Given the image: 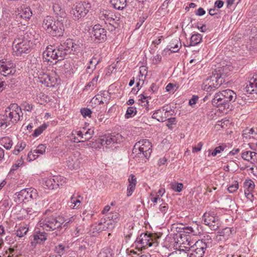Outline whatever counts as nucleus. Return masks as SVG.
<instances>
[{"instance_id": "nucleus-1", "label": "nucleus", "mask_w": 257, "mask_h": 257, "mask_svg": "<svg viewBox=\"0 0 257 257\" xmlns=\"http://www.w3.org/2000/svg\"><path fill=\"white\" fill-rule=\"evenodd\" d=\"M79 48V46L75 44L72 39H68L61 42L56 48H54L52 46L47 47L43 53V57L47 62H51L52 60L60 61L64 59L72 51L78 50Z\"/></svg>"}, {"instance_id": "nucleus-2", "label": "nucleus", "mask_w": 257, "mask_h": 257, "mask_svg": "<svg viewBox=\"0 0 257 257\" xmlns=\"http://www.w3.org/2000/svg\"><path fill=\"white\" fill-rule=\"evenodd\" d=\"M67 22L66 19L57 20L50 16L45 17L42 23V27L46 32L53 37H61L63 35L65 30L64 24Z\"/></svg>"}, {"instance_id": "nucleus-3", "label": "nucleus", "mask_w": 257, "mask_h": 257, "mask_svg": "<svg viewBox=\"0 0 257 257\" xmlns=\"http://www.w3.org/2000/svg\"><path fill=\"white\" fill-rule=\"evenodd\" d=\"M152 145L148 140H142L136 143L133 149V154H136V161L145 163L149 159L152 153Z\"/></svg>"}, {"instance_id": "nucleus-4", "label": "nucleus", "mask_w": 257, "mask_h": 257, "mask_svg": "<svg viewBox=\"0 0 257 257\" xmlns=\"http://www.w3.org/2000/svg\"><path fill=\"white\" fill-rule=\"evenodd\" d=\"M236 95L232 90L227 89L215 94L212 100L213 105L219 107L223 106L224 108L228 106V103L236 99Z\"/></svg>"}, {"instance_id": "nucleus-5", "label": "nucleus", "mask_w": 257, "mask_h": 257, "mask_svg": "<svg viewBox=\"0 0 257 257\" xmlns=\"http://www.w3.org/2000/svg\"><path fill=\"white\" fill-rule=\"evenodd\" d=\"M64 223L61 217H56L52 215H47L46 212L43 215L39 221V224L43 229L47 231L55 230L59 228Z\"/></svg>"}, {"instance_id": "nucleus-6", "label": "nucleus", "mask_w": 257, "mask_h": 257, "mask_svg": "<svg viewBox=\"0 0 257 257\" xmlns=\"http://www.w3.org/2000/svg\"><path fill=\"white\" fill-rule=\"evenodd\" d=\"M32 47L31 41L25 36L16 38L13 43V54L14 55L21 56L30 52Z\"/></svg>"}, {"instance_id": "nucleus-7", "label": "nucleus", "mask_w": 257, "mask_h": 257, "mask_svg": "<svg viewBox=\"0 0 257 257\" xmlns=\"http://www.w3.org/2000/svg\"><path fill=\"white\" fill-rule=\"evenodd\" d=\"M156 234L142 233L135 241V245L138 250L148 248L151 246H157L158 244Z\"/></svg>"}, {"instance_id": "nucleus-8", "label": "nucleus", "mask_w": 257, "mask_h": 257, "mask_svg": "<svg viewBox=\"0 0 257 257\" xmlns=\"http://www.w3.org/2000/svg\"><path fill=\"white\" fill-rule=\"evenodd\" d=\"M91 7L89 0L81 1L74 5L70 13L74 20H78L85 17Z\"/></svg>"}, {"instance_id": "nucleus-9", "label": "nucleus", "mask_w": 257, "mask_h": 257, "mask_svg": "<svg viewBox=\"0 0 257 257\" xmlns=\"http://www.w3.org/2000/svg\"><path fill=\"white\" fill-rule=\"evenodd\" d=\"M5 113L7 116L10 125L18 123L23 117L21 108L16 103L11 104L7 107Z\"/></svg>"}, {"instance_id": "nucleus-10", "label": "nucleus", "mask_w": 257, "mask_h": 257, "mask_svg": "<svg viewBox=\"0 0 257 257\" xmlns=\"http://www.w3.org/2000/svg\"><path fill=\"white\" fill-rule=\"evenodd\" d=\"M225 76L221 73L214 74L204 81L202 84V88L207 92L214 91L224 82Z\"/></svg>"}, {"instance_id": "nucleus-11", "label": "nucleus", "mask_w": 257, "mask_h": 257, "mask_svg": "<svg viewBox=\"0 0 257 257\" xmlns=\"http://www.w3.org/2000/svg\"><path fill=\"white\" fill-rule=\"evenodd\" d=\"M202 220L204 224L212 230H217L221 225L220 219L214 212L205 213L202 216Z\"/></svg>"}, {"instance_id": "nucleus-12", "label": "nucleus", "mask_w": 257, "mask_h": 257, "mask_svg": "<svg viewBox=\"0 0 257 257\" xmlns=\"http://www.w3.org/2000/svg\"><path fill=\"white\" fill-rule=\"evenodd\" d=\"M16 195L17 196L16 201L21 203L25 200L29 201L36 199L38 197V192L36 189L33 188H26L16 193Z\"/></svg>"}, {"instance_id": "nucleus-13", "label": "nucleus", "mask_w": 257, "mask_h": 257, "mask_svg": "<svg viewBox=\"0 0 257 257\" xmlns=\"http://www.w3.org/2000/svg\"><path fill=\"white\" fill-rule=\"evenodd\" d=\"M91 34L92 38L96 43L104 42L107 39L105 29L98 24L93 26Z\"/></svg>"}, {"instance_id": "nucleus-14", "label": "nucleus", "mask_w": 257, "mask_h": 257, "mask_svg": "<svg viewBox=\"0 0 257 257\" xmlns=\"http://www.w3.org/2000/svg\"><path fill=\"white\" fill-rule=\"evenodd\" d=\"M123 141V138L119 134L116 135L111 136H104L99 138L97 142L101 146H105L107 147L111 144H119Z\"/></svg>"}, {"instance_id": "nucleus-15", "label": "nucleus", "mask_w": 257, "mask_h": 257, "mask_svg": "<svg viewBox=\"0 0 257 257\" xmlns=\"http://www.w3.org/2000/svg\"><path fill=\"white\" fill-rule=\"evenodd\" d=\"M206 247V243L202 240L196 241L195 244L191 246V252L189 257H202Z\"/></svg>"}, {"instance_id": "nucleus-16", "label": "nucleus", "mask_w": 257, "mask_h": 257, "mask_svg": "<svg viewBox=\"0 0 257 257\" xmlns=\"http://www.w3.org/2000/svg\"><path fill=\"white\" fill-rule=\"evenodd\" d=\"M82 160L80 153L76 152L68 158L67 165L70 169H77L80 167Z\"/></svg>"}, {"instance_id": "nucleus-17", "label": "nucleus", "mask_w": 257, "mask_h": 257, "mask_svg": "<svg viewBox=\"0 0 257 257\" xmlns=\"http://www.w3.org/2000/svg\"><path fill=\"white\" fill-rule=\"evenodd\" d=\"M15 72L14 64L11 62L0 61V73L6 76Z\"/></svg>"}, {"instance_id": "nucleus-18", "label": "nucleus", "mask_w": 257, "mask_h": 257, "mask_svg": "<svg viewBox=\"0 0 257 257\" xmlns=\"http://www.w3.org/2000/svg\"><path fill=\"white\" fill-rule=\"evenodd\" d=\"M108 218L109 220L107 221H105V219H101L100 222L99 223V225L103 226L102 227L103 230L105 229V228H108L109 225L112 226V221L114 222H117L119 220V215L116 212H111L108 215Z\"/></svg>"}, {"instance_id": "nucleus-19", "label": "nucleus", "mask_w": 257, "mask_h": 257, "mask_svg": "<svg viewBox=\"0 0 257 257\" xmlns=\"http://www.w3.org/2000/svg\"><path fill=\"white\" fill-rule=\"evenodd\" d=\"M54 13L59 19H66L65 10L62 8L61 3L59 0H52Z\"/></svg>"}, {"instance_id": "nucleus-20", "label": "nucleus", "mask_w": 257, "mask_h": 257, "mask_svg": "<svg viewBox=\"0 0 257 257\" xmlns=\"http://www.w3.org/2000/svg\"><path fill=\"white\" fill-rule=\"evenodd\" d=\"M257 89V74H254L246 83L244 88V91L251 94Z\"/></svg>"}, {"instance_id": "nucleus-21", "label": "nucleus", "mask_w": 257, "mask_h": 257, "mask_svg": "<svg viewBox=\"0 0 257 257\" xmlns=\"http://www.w3.org/2000/svg\"><path fill=\"white\" fill-rule=\"evenodd\" d=\"M232 230L229 227H226L221 230L218 231L214 239L217 241H225L231 234Z\"/></svg>"}, {"instance_id": "nucleus-22", "label": "nucleus", "mask_w": 257, "mask_h": 257, "mask_svg": "<svg viewBox=\"0 0 257 257\" xmlns=\"http://www.w3.org/2000/svg\"><path fill=\"white\" fill-rule=\"evenodd\" d=\"M181 47V43L179 39L172 40L165 51H170L172 53L177 52Z\"/></svg>"}, {"instance_id": "nucleus-23", "label": "nucleus", "mask_w": 257, "mask_h": 257, "mask_svg": "<svg viewBox=\"0 0 257 257\" xmlns=\"http://www.w3.org/2000/svg\"><path fill=\"white\" fill-rule=\"evenodd\" d=\"M46 239V233L45 232H39L34 235V241L31 243L32 245H35L36 243H41Z\"/></svg>"}, {"instance_id": "nucleus-24", "label": "nucleus", "mask_w": 257, "mask_h": 257, "mask_svg": "<svg viewBox=\"0 0 257 257\" xmlns=\"http://www.w3.org/2000/svg\"><path fill=\"white\" fill-rule=\"evenodd\" d=\"M113 8L118 10H123L126 6V0H110Z\"/></svg>"}, {"instance_id": "nucleus-25", "label": "nucleus", "mask_w": 257, "mask_h": 257, "mask_svg": "<svg viewBox=\"0 0 257 257\" xmlns=\"http://www.w3.org/2000/svg\"><path fill=\"white\" fill-rule=\"evenodd\" d=\"M202 39V36L199 33H195L193 34L190 40V44L188 46V47L191 46H195L199 44Z\"/></svg>"}, {"instance_id": "nucleus-26", "label": "nucleus", "mask_w": 257, "mask_h": 257, "mask_svg": "<svg viewBox=\"0 0 257 257\" xmlns=\"http://www.w3.org/2000/svg\"><path fill=\"white\" fill-rule=\"evenodd\" d=\"M31 8L34 15L40 14L43 11V8L41 4L37 1L33 2Z\"/></svg>"}, {"instance_id": "nucleus-27", "label": "nucleus", "mask_w": 257, "mask_h": 257, "mask_svg": "<svg viewBox=\"0 0 257 257\" xmlns=\"http://www.w3.org/2000/svg\"><path fill=\"white\" fill-rule=\"evenodd\" d=\"M19 14L21 18L25 19H29L33 14L31 8L26 7L23 9Z\"/></svg>"}, {"instance_id": "nucleus-28", "label": "nucleus", "mask_w": 257, "mask_h": 257, "mask_svg": "<svg viewBox=\"0 0 257 257\" xmlns=\"http://www.w3.org/2000/svg\"><path fill=\"white\" fill-rule=\"evenodd\" d=\"M54 180V185L56 187L62 186L66 184V179L63 176H53Z\"/></svg>"}, {"instance_id": "nucleus-29", "label": "nucleus", "mask_w": 257, "mask_h": 257, "mask_svg": "<svg viewBox=\"0 0 257 257\" xmlns=\"http://www.w3.org/2000/svg\"><path fill=\"white\" fill-rule=\"evenodd\" d=\"M1 144L7 150H10L13 145V142L9 137H4L0 140Z\"/></svg>"}, {"instance_id": "nucleus-30", "label": "nucleus", "mask_w": 257, "mask_h": 257, "mask_svg": "<svg viewBox=\"0 0 257 257\" xmlns=\"http://www.w3.org/2000/svg\"><path fill=\"white\" fill-rule=\"evenodd\" d=\"M98 75L94 77L85 87L84 89L87 90H92L97 84Z\"/></svg>"}, {"instance_id": "nucleus-31", "label": "nucleus", "mask_w": 257, "mask_h": 257, "mask_svg": "<svg viewBox=\"0 0 257 257\" xmlns=\"http://www.w3.org/2000/svg\"><path fill=\"white\" fill-rule=\"evenodd\" d=\"M242 136L244 138H247L248 137H249V138H250L251 137H257V130L256 131H255V130L253 128H251L249 130H246L243 131Z\"/></svg>"}, {"instance_id": "nucleus-32", "label": "nucleus", "mask_w": 257, "mask_h": 257, "mask_svg": "<svg viewBox=\"0 0 257 257\" xmlns=\"http://www.w3.org/2000/svg\"><path fill=\"white\" fill-rule=\"evenodd\" d=\"M10 126L9 121L8 120L7 115L0 114V127L6 128L7 127Z\"/></svg>"}, {"instance_id": "nucleus-33", "label": "nucleus", "mask_w": 257, "mask_h": 257, "mask_svg": "<svg viewBox=\"0 0 257 257\" xmlns=\"http://www.w3.org/2000/svg\"><path fill=\"white\" fill-rule=\"evenodd\" d=\"M165 107H163V110L162 111H163L161 115H159V118L158 119V121L159 122H164L165 121L167 118L171 115L172 114H171V111L169 110H167L165 109Z\"/></svg>"}, {"instance_id": "nucleus-34", "label": "nucleus", "mask_w": 257, "mask_h": 257, "mask_svg": "<svg viewBox=\"0 0 257 257\" xmlns=\"http://www.w3.org/2000/svg\"><path fill=\"white\" fill-rule=\"evenodd\" d=\"M100 62V59H97L94 56L89 61L90 65L87 66V70L88 72L89 71L88 69H92V70H94L95 69L96 65Z\"/></svg>"}, {"instance_id": "nucleus-35", "label": "nucleus", "mask_w": 257, "mask_h": 257, "mask_svg": "<svg viewBox=\"0 0 257 257\" xmlns=\"http://www.w3.org/2000/svg\"><path fill=\"white\" fill-rule=\"evenodd\" d=\"M103 15L104 16V20H105V24H107V23L110 24L112 23H114L115 19L113 18V15L112 13H108L107 12H106L105 13L103 14Z\"/></svg>"}, {"instance_id": "nucleus-36", "label": "nucleus", "mask_w": 257, "mask_h": 257, "mask_svg": "<svg viewBox=\"0 0 257 257\" xmlns=\"http://www.w3.org/2000/svg\"><path fill=\"white\" fill-rule=\"evenodd\" d=\"M170 185L171 188L177 192H180L183 188V185L181 183L172 182Z\"/></svg>"}, {"instance_id": "nucleus-37", "label": "nucleus", "mask_w": 257, "mask_h": 257, "mask_svg": "<svg viewBox=\"0 0 257 257\" xmlns=\"http://www.w3.org/2000/svg\"><path fill=\"white\" fill-rule=\"evenodd\" d=\"M94 133V130L93 128H89L86 130L84 128V134H83V140L84 142L90 139Z\"/></svg>"}, {"instance_id": "nucleus-38", "label": "nucleus", "mask_w": 257, "mask_h": 257, "mask_svg": "<svg viewBox=\"0 0 257 257\" xmlns=\"http://www.w3.org/2000/svg\"><path fill=\"white\" fill-rule=\"evenodd\" d=\"M49 74L44 73L43 72H41L38 76V79L39 80L40 82L45 85L47 86V84L48 80V79H49Z\"/></svg>"}, {"instance_id": "nucleus-39", "label": "nucleus", "mask_w": 257, "mask_h": 257, "mask_svg": "<svg viewBox=\"0 0 257 257\" xmlns=\"http://www.w3.org/2000/svg\"><path fill=\"white\" fill-rule=\"evenodd\" d=\"M47 84V87H54L58 81V77L56 74L54 76L50 75Z\"/></svg>"}, {"instance_id": "nucleus-40", "label": "nucleus", "mask_w": 257, "mask_h": 257, "mask_svg": "<svg viewBox=\"0 0 257 257\" xmlns=\"http://www.w3.org/2000/svg\"><path fill=\"white\" fill-rule=\"evenodd\" d=\"M137 112V111L136 107H128L125 114V117L126 118L132 117L136 114Z\"/></svg>"}, {"instance_id": "nucleus-41", "label": "nucleus", "mask_w": 257, "mask_h": 257, "mask_svg": "<svg viewBox=\"0 0 257 257\" xmlns=\"http://www.w3.org/2000/svg\"><path fill=\"white\" fill-rule=\"evenodd\" d=\"M26 144L24 142H19L13 151V154L17 155L26 147Z\"/></svg>"}, {"instance_id": "nucleus-42", "label": "nucleus", "mask_w": 257, "mask_h": 257, "mask_svg": "<svg viewBox=\"0 0 257 257\" xmlns=\"http://www.w3.org/2000/svg\"><path fill=\"white\" fill-rule=\"evenodd\" d=\"M92 101L94 102L95 104H103L106 102V99H103L102 95L98 94L95 95L92 99Z\"/></svg>"}, {"instance_id": "nucleus-43", "label": "nucleus", "mask_w": 257, "mask_h": 257, "mask_svg": "<svg viewBox=\"0 0 257 257\" xmlns=\"http://www.w3.org/2000/svg\"><path fill=\"white\" fill-rule=\"evenodd\" d=\"M47 125L46 124H43L40 126L35 130L34 133L33 134V136L34 137L39 136L47 128Z\"/></svg>"}, {"instance_id": "nucleus-44", "label": "nucleus", "mask_w": 257, "mask_h": 257, "mask_svg": "<svg viewBox=\"0 0 257 257\" xmlns=\"http://www.w3.org/2000/svg\"><path fill=\"white\" fill-rule=\"evenodd\" d=\"M55 250L58 253L57 256H60L61 257L65 253L66 248L63 245L59 244L55 247Z\"/></svg>"}, {"instance_id": "nucleus-45", "label": "nucleus", "mask_w": 257, "mask_h": 257, "mask_svg": "<svg viewBox=\"0 0 257 257\" xmlns=\"http://www.w3.org/2000/svg\"><path fill=\"white\" fill-rule=\"evenodd\" d=\"M28 231V228L26 227H20L16 232V234L17 236L19 237H23L25 234H26L27 232Z\"/></svg>"}, {"instance_id": "nucleus-46", "label": "nucleus", "mask_w": 257, "mask_h": 257, "mask_svg": "<svg viewBox=\"0 0 257 257\" xmlns=\"http://www.w3.org/2000/svg\"><path fill=\"white\" fill-rule=\"evenodd\" d=\"M46 148L45 145L40 144L34 150V153H36L37 155H43L45 153Z\"/></svg>"}, {"instance_id": "nucleus-47", "label": "nucleus", "mask_w": 257, "mask_h": 257, "mask_svg": "<svg viewBox=\"0 0 257 257\" xmlns=\"http://www.w3.org/2000/svg\"><path fill=\"white\" fill-rule=\"evenodd\" d=\"M128 181L129 182V186L136 187L137 184V178L135 175L131 174L128 179Z\"/></svg>"}, {"instance_id": "nucleus-48", "label": "nucleus", "mask_w": 257, "mask_h": 257, "mask_svg": "<svg viewBox=\"0 0 257 257\" xmlns=\"http://www.w3.org/2000/svg\"><path fill=\"white\" fill-rule=\"evenodd\" d=\"M80 112L84 117H86L87 116L90 117L92 111L89 108H83L81 109Z\"/></svg>"}, {"instance_id": "nucleus-49", "label": "nucleus", "mask_w": 257, "mask_h": 257, "mask_svg": "<svg viewBox=\"0 0 257 257\" xmlns=\"http://www.w3.org/2000/svg\"><path fill=\"white\" fill-rule=\"evenodd\" d=\"M150 195L151 196V200L154 203V205L157 204L158 201L160 202V201H163V200L161 199V197L159 196V195H156L155 196H154V194L151 193Z\"/></svg>"}, {"instance_id": "nucleus-50", "label": "nucleus", "mask_w": 257, "mask_h": 257, "mask_svg": "<svg viewBox=\"0 0 257 257\" xmlns=\"http://www.w3.org/2000/svg\"><path fill=\"white\" fill-rule=\"evenodd\" d=\"M39 155L34 153V150L30 151L28 154V158L29 161H32L33 160H35L38 157Z\"/></svg>"}, {"instance_id": "nucleus-51", "label": "nucleus", "mask_w": 257, "mask_h": 257, "mask_svg": "<svg viewBox=\"0 0 257 257\" xmlns=\"http://www.w3.org/2000/svg\"><path fill=\"white\" fill-rule=\"evenodd\" d=\"M225 146H219L216 147L214 150L211 153V155L213 156H215L217 154L221 153L222 151H223Z\"/></svg>"}, {"instance_id": "nucleus-52", "label": "nucleus", "mask_w": 257, "mask_h": 257, "mask_svg": "<svg viewBox=\"0 0 257 257\" xmlns=\"http://www.w3.org/2000/svg\"><path fill=\"white\" fill-rule=\"evenodd\" d=\"M84 127L80 130H75L72 133L71 136L74 135H77L80 139L83 140Z\"/></svg>"}, {"instance_id": "nucleus-53", "label": "nucleus", "mask_w": 257, "mask_h": 257, "mask_svg": "<svg viewBox=\"0 0 257 257\" xmlns=\"http://www.w3.org/2000/svg\"><path fill=\"white\" fill-rule=\"evenodd\" d=\"M251 152V151H245L243 153H242L241 157L242 159L244 160L250 161V154Z\"/></svg>"}, {"instance_id": "nucleus-54", "label": "nucleus", "mask_w": 257, "mask_h": 257, "mask_svg": "<svg viewBox=\"0 0 257 257\" xmlns=\"http://www.w3.org/2000/svg\"><path fill=\"white\" fill-rule=\"evenodd\" d=\"M111 254L108 249H105L101 251L98 255L97 257H110Z\"/></svg>"}, {"instance_id": "nucleus-55", "label": "nucleus", "mask_w": 257, "mask_h": 257, "mask_svg": "<svg viewBox=\"0 0 257 257\" xmlns=\"http://www.w3.org/2000/svg\"><path fill=\"white\" fill-rule=\"evenodd\" d=\"M22 107L24 110L28 112H31L32 110L33 106L27 102H24L22 104Z\"/></svg>"}, {"instance_id": "nucleus-56", "label": "nucleus", "mask_w": 257, "mask_h": 257, "mask_svg": "<svg viewBox=\"0 0 257 257\" xmlns=\"http://www.w3.org/2000/svg\"><path fill=\"white\" fill-rule=\"evenodd\" d=\"M168 123L166 124L167 127L170 128H172V124H175L176 122V118L175 117L168 118L167 119Z\"/></svg>"}, {"instance_id": "nucleus-57", "label": "nucleus", "mask_w": 257, "mask_h": 257, "mask_svg": "<svg viewBox=\"0 0 257 257\" xmlns=\"http://www.w3.org/2000/svg\"><path fill=\"white\" fill-rule=\"evenodd\" d=\"M183 232L186 233H192L193 234H195L196 232L194 231L193 228L191 226H187L186 227H183Z\"/></svg>"}, {"instance_id": "nucleus-58", "label": "nucleus", "mask_w": 257, "mask_h": 257, "mask_svg": "<svg viewBox=\"0 0 257 257\" xmlns=\"http://www.w3.org/2000/svg\"><path fill=\"white\" fill-rule=\"evenodd\" d=\"M168 210V205L166 203L161 204L159 207V210L163 214L166 213Z\"/></svg>"}, {"instance_id": "nucleus-59", "label": "nucleus", "mask_w": 257, "mask_h": 257, "mask_svg": "<svg viewBox=\"0 0 257 257\" xmlns=\"http://www.w3.org/2000/svg\"><path fill=\"white\" fill-rule=\"evenodd\" d=\"M238 188V183H235L234 184L229 186L228 188V190L230 193L235 192Z\"/></svg>"}, {"instance_id": "nucleus-60", "label": "nucleus", "mask_w": 257, "mask_h": 257, "mask_svg": "<svg viewBox=\"0 0 257 257\" xmlns=\"http://www.w3.org/2000/svg\"><path fill=\"white\" fill-rule=\"evenodd\" d=\"M202 146L203 143L202 142H199L196 146L193 147L192 148V152L195 153L200 151Z\"/></svg>"}, {"instance_id": "nucleus-61", "label": "nucleus", "mask_w": 257, "mask_h": 257, "mask_svg": "<svg viewBox=\"0 0 257 257\" xmlns=\"http://www.w3.org/2000/svg\"><path fill=\"white\" fill-rule=\"evenodd\" d=\"M52 182H54L53 177L52 178H48L45 181V185L49 188L52 189Z\"/></svg>"}, {"instance_id": "nucleus-62", "label": "nucleus", "mask_w": 257, "mask_h": 257, "mask_svg": "<svg viewBox=\"0 0 257 257\" xmlns=\"http://www.w3.org/2000/svg\"><path fill=\"white\" fill-rule=\"evenodd\" d=\"M162 112L163 111L161 109H158L154 112L152 116V117L154 119H156L158 120V119L159 118V115H161Z\"/></svg>"}, {"instance_id": "nucleus-63", "label": "nucleus", "mask_w": 257, "mask_h": 257, "mask_svg": "<svg viewBox=\"0 0 257 257\" xmlns=\"http://www.w3.org/2000/svg\"><path fill=\"white\" fill-rule=\"evenodd\" d=\"M199 97L198 96L193 95V97L189 100V104L190 105L193 106L195 104L198 100Z\"/></svg>"}, {"instance_id": "nucleus-64", "label": "nucleus", "mask_w": 257, "mask_h": 257, "mask_svg": "<svg viewBox=\"0 0 257 257\" xmlns=\"http://www.w3.org/2000/svg\"><path fill=\"white\" fill-rule=\"evenodd\" d=\"M245 185L246 187H247L248 188V189H249L250 190H252L254 187V183L253 182V181H252L250 180H249L247 181H246L245 182Z\"/></svg>"}]
</instances>
